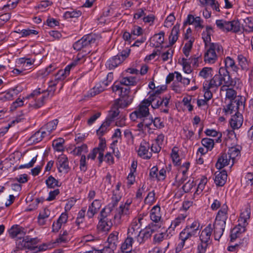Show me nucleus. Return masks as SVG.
Instances as JSON below:
<instances>
[{"mask_svg": "<svg viewBox=\"0 0 253 253\" xmlns=\"http://www.w3.org/2000/svg\"><path fill=\"white\" fill-rule=\"evenodd\" d=\"M43 138L40 131H37L30 138V140L34 143H37L42 140Z\"/></svg>", "mask_w": 253, "mask_h": 253, "instance_id": "nucleus-61", "label": "nucleus"}, {"mask_svg": "<svg viewBox=\"0 0 253 253\" xmlns=\"http://www.w3.org/2000/svg\"><path fill=\"white\" fill-rule=\"evenodd\" d=\"M150 218L154 223V224L161 227L163 225L162 219V214L161 213V208L159 206H155L150 211Z\"/></svg>", "mask_w": 253, "mask_h": 253, "instance_id": "nucleus-14", "label": "nucleus"}, {"mask_svg": "<svg viewBox=\"0 0 253 253\" xmlns=\"http://www.w3.org/2000/svg\"><path fill=\"white\" fill-rule=\"evenodd\" d=\"M193 237L194 236L191 235V234L183 229L179 234V240H180V242L175 248V252H180L182 249L184 248L186 243L190 242Z\"/></svg>", "mask_w": 253, "mask_h": 253, "instance_id": "nucleus-13", "label": "nucleus"}, {"mask_svg": "<svg viewBox=\"0 0 253 253\" xmlns=\"http://www.w3.org/2000/svg\"><path fill=\"white\" fill-rule=\"evenodd\" d=\"M213 33V30L210 26H207L202 33V38L205 45H209L211 41V36Z\"/></svg>", "mask_w": 253, "mask_h": 253, "instance_id": "nucleus-30", "label": "nucleus"}, {"mask_svg": "<svg viewBox=\"0 0 253 253\" xmlns=\"http://www.w3.org/2000/svg\"><path fill=\"white\" fill-rule=\"evenodd\" d=\"M187 216V214L186 211L183 213L179 214L178 216L171 222L169 228L174 230L176 227L179 226L180 224L184 221Z\"/></svg>", "mask_w": 253, "mask_h": 253, "instance_id": "nucleus-35", "label": "nucleus"}, {"mask_svg": "<svg viewBox=\"0 0 253 253\" xmlns=\"http://www.w3.org/2000/svg\"><path fill=\"white\" fill-rule=\"evenodd\" d=\"M149 144L147 142L145 141H142L137 151L138 155L143 159H150L152 154L149 152Z\"/></svg>", "mask_w": 253, "mask_h": 253, "instance_id": "nucleus-18", "label": "nucleus"}, {"mask_svg": "<svg viewBox=\"0 0 253 253\" xmlns=\"http://www.w3.org/2000/svg\"><path fill=\"white\" fill-rule=\"evenodd\" d=\"M208 182V179L206 177L203 176L201 179L199 183L198 184L197 190L195 194H200L203 190L204 189L206 184Z\"/></svg>", "mask_w": 253, "mask_h": 253, "instance_id": "nucleus-53", "label": "nucleus"}, {"mask_svg": "<svg viewBox=\"0 0 253 253\" xmlns=\"http://www.w3.org/2000/svg\"><path fill=\"white\" fill-rule=\"evenodd\" d=\"M164 32H161L159 34H157L154 35L152 38V41L155 42L156 43H154V45L156 47H159L161 45L164 41Z\"/></svg>", "mask_w": 253, "mask_h": 253, "instance_id": "nucleus-44", "label": "nucleus"}, {"mask_svg": "<svg viewBox=\"0 0 253 253\" xmlns=\"http://www.w3.org/2000/svg\"><path fill=\"white\" fill-rule=\"evenodd\" d=\"M202 144L209 151H211L214 146V141L209 138H204L202 139Z\"/></svg>", "mask_w": 253, "mask_h": 253, "instance_id": "nucleus-52", "label": "nucleus"}, {"mask_svg": "<svg viewBox=\"0 0 253 253\" xmlns=\"http://www.w3.org/2000/svg\"><path fill=\"white\" fill-rule=\"evenodd\" d=\"M227 154L231 160V166H232L236 160L240 157V149L237 147H231L228 149Z\"/></svg>", "mask_w": 253, "mask_h": 253, "instance_id": "nucleus-32", "label": "nucleus"}, {"mask_svg": "<svg viewBox=\"0 0 253 253\" xmlns=\"http://www.w3.org/2000/svg\"><path fill=\"white\" fill-rule=\"evenodd\" d=\"M161 227L157 226L152 223L148 227H146L144 231L141 232L140 240H143V241L151 237L152 234Z\"/></svg>", "mask_w": 253, "mask_h": 253, "instance_id": "nucleus-21", "label": "nucleus"}, {"mask_svg": "<svg viewBox=\"0 0 253 253\" xmlns=\"http://www.w3.org/2000/svg\"><path fill=\"white\" fill-rule=\"evenodd\" d=\"M205 49L204 61L210 64L214 63L217 59V56L223 53L222 46L217 43H212L205 45Z\"/></svg>", "mask_w": 253, "mask_h": 253, "instance_id": "nucleus-4", "label": "nucleus"}, {"mask_svg": "<svg viewBox=\"0 0 253 253\" xmlns=\"http://www.w3.org/2000/svg\"><path fill=\"white\" fill-rule=\"evenodd\" d=\"M25 98H18L14 102H13L10 107L11 111L15 110L18 107L22 106L24 105V99Z\"/></svg>", "mask_w": 253, "mask_h": 253, "instance_id": "nucleus-56", "label": "nucleus"}, {"mask_svg": "<svg viewBox=\"0 0 253 253\" xmlns=\"http://www.w3.org/2000/svg\"><path fill=\"white\" fill-rule=\"evenodd\" d=\"M105 89V85H103L101 83L97 84L95 86L90 89L87 94L84 95L85 97H93Z\"/></svg>", "mask_w": 253, "mask_h": 253, "instance_id": "nucleus-34", "label": "nucleus"}, {"mask_svg": "<svg viewBox=\"0 0 253 253\" xmlns=\"http://www.w3.org/2000/svg\"><path fill=\"white\" fill-rule=\"evenodd\" d=\"M149 107V103L146 101V99L143 100L135 111L130 114V120L132 121H137L148 116L150 115Z\"/></svg>", "mask_w": 253, "mask_h": 253, "instance_id": "nucleus-6", "label": "nucleus"}, {"mask_svg": "<svg viewBox=\"0 0 253 253\" xmlns=\"http://www.w3.org/2000/svg\"><path fill=\"white\" fill-rule=\"evenodd\" d=\"M69 73L64 69L59 70L54 75V79L49 83L48 87L51 89L55 88L56 85L60 83L61 88L63 85V81L69 75Z\"/></svg>", "mask_w": 253, "mask_h": 253, "instance_id": "nucleus-12", "label": "nucleus"}, {"mask_svg": "<svg viewBox=\"0 0 253 253\" xmlns=\"http://www.w3.org/2000/svg\"><path fill=\"white\" fill-rule=\"evenodd\" d=\"M212 69L210 67H204L199 73V76L207 79L211 75Z\"/></svg>", "mask_w": 253, "mask_h": 253, "instance_id": "nucleus-57", "label": "nucleus"}, {"mask_svg": "<svg viewBox=\"0 0 253 253\" xmlns=\"http://www.w3.org/2000/svg\"><path fill=\"white\" fill-rule=\"evenodd\" d=\"M251 211L248 208H246L240 214L238 219L239 223L231 231V241H234L237 238L246 231V227L248 225L247 220L250 218Z\"/></svg>", "mask_w": 253, "mask_h": 253, "instance_id": "nucleus-3", "label": "nucleus"}, {"mask_svg": "<svg viewBox=\"0 0 253 253\" xmlns=\"http://www.w3.org/2000/svg\"><path fill=\"white\" fill-rule=\"evenodd\" d=\"M170 98V96L169 95L166 96L162 98L157 95H150L146 100V101L149 103V106L151 105L153 109H157L163 106L168 107Z\"/></svg>", "mask_w": 253, "mask_h": 253, "instance_id": "nucleus-9", "label": "nucleus"}, {"mask_svg": "<svg viewBox=\"0 0 253 253\" xmlns=\"http://www.w3.org/2000/svg\"><path fill=\"white\" fill-rule=\"evenodd\" d=\"M179 31V26L175 25L173 27L171 32V34L169 36V44L170 45H172L177 40Z\"/></svg>", "mask_w": 253, "mask_h": 253, "instance_id": "nucleus-38", "label": "nucleus"}, {"mask_svg": "<svg viewBox=\"0 0 253 253\" xmlns=\"http://www.w3.org/2000/svg\"><path fill=\"white\" fill-rule=\"evenodd\" d=\"M173 54V50L172 49H168L166 52L162 54L161 58L163 61L166 62L169 60H171Z\"/></svg>", "mask_w": 253, "mask_h": 253, "instance_id": "nucleus-62", "label": "nucleus"}, {"mask_svg": "<svg viewBox=\"0 0 253 253\" xmlns=\"http://www.w3.org/2000/svg\"><path fill=\"white\" fill-rule=\"evenodd\" d=\"M234 85H223L221 86L220 90L223 91H226V99H228L230 101H234L237 97L236 91L232 88H230V86H233Z\"/></svg>", "mask_w": 253, "mask_h": 253, "instance_id": "nucleus-27", "label": "nucleus"}, {"mask_svg": "<svg viewBox=\"0 0 253 253\" xmlns=\"http://www.w3.org/2000/svg\"><path fill=\"white\" fill-rule=\"evenodd\" d=\"M45 184L48 188L54 189L61 186L59 181L52 175H50L45 180Z\"/></svg>", "mask_w": 253, "mask_h": 253, "instance_id": "nucleus-40", "label": "nucleus"}, {"mask_svg": "<svg viewBox=\"0 0 253 253\" xmlns=\"http://www.w3.org/2000/svg\"><path fill=\"white\" fill-rule=\"evenodd\" d=\"M111 124L110 121L106 119L105 121L103 123L100 127L97 130V134L99 136L104 135L109 130Z\"/></svg>", "mask_w": 253, "mask_h": 253, "instance_id": "nucleus-42", "label": "nucleus"}, {"mask_svg": "<svg viewBox=\"0 0 253 253\" xmlns=\"http://www.w3.org/2000/svg\"><path fill=\"white\" fill-rule=\"evenodd\" d=\"M56 165L59 172L67 173L68 171V160L65 155L61 154L58 156Z\"/></svg>", "mask_w": 253, "mask_h": 253, "instance_id": "nucleus-17", "label": "nucleus"}, {"mask_svg": "<svg viewBox=\"0 0 253 253\" xmlns=\"http://www.w3.org/2000/svg\"><path fill=\"white\" fill-rule=\"evenodd\" d=\"M26 231L24 228L17 225H13L8 230V233L10 237L12 238L15 239L23 238L26 234Z\"/></svg>", "mask_w": 253, "mask_h": 253, "instance_id": "nucleus-16", "label": "nucleus"}, {"mask_svg": "<svg viewBox=\"0 0 253 253\" xmlns=\"http://www.w3.org/2000/svg\"><path fill=\"white\" fill-rule=\"evenodd\" d=\"M141 231L135 230L132 228H128L127 231V237L132 238L133 240L136 239L139 243L143 242V240H140Z\"/></svg>", "mask_w": 253, "mask_h": 253, "instance_id": "nucleus-39", "label": "nucleus"}, {"mask_svg": "<svg viewBox=\"0 0 253 253\" xmlns=\"http://www.w3.org/2000/svg\"><path fill=\"white\" fill-rule=\"evenodd\" d=\"M222 84L226 85H235L229 72L223 67L219 69L218 74H215L211 80L204 82L203 87L207 89L217 88Z\"/></svg>", "mask_w": 253, "mask_h": 253, "instance_id": "nucleus-1", "label": "nucleus"}, {"mask_svg": "<svg viewBox=\"0 0 253 253\" xmlns=\"http://www.w3.org/2000/svg\"><path fill=\"white\" fill-rule=\"evenodd\" d=\"M182 62L184 72L187 74H190L192 72V69L187 59L182 58Z\"/></svg>", "mask_w": 253, "mask_h": 253, "instance_id": "nucleus-60", "label": "nucleus"}, {"mask_svg": "<svg viewBox=\"0 0 253 253\" xmlns=\"http://www.w3.org/2000/svg\"><path fill=\"white\" fill-rule=\"evenodd\" d=\"M55 90V88L50 89L49 87L46 90H41L38 88L33 90L25 99L33 98L35 102L32 105L35 108H39L44 104L47 99L54 95Z\"/></svg>", "mask_w": 253, "mask_h": 253, "instance_id": "nucleus-2", "label": "nucleus"}, {"mask_svg": "<svg viewBox=\"0 0 253 253\" xmlns=\"http://www.w3.org/2000/svg\"><path fill=\"white\" fill-rule=\"evenodd\" d=\"M223 110L226 115H230L234 112L237 111L236 109L235 103H232V102H231L226 107H225Z\"/></svg>", "mask_w": 253, "mask_h": 253, "instance_id": "nucleus-59", "label": "nucleus"}, {"mask_svg": "<svg viewBox=\"0 0 253 253\" xmlns=\"http://www.w3.org/2000/svg\"><path fill=\"white\" fill-rule=\"evenodd\" d=\"M112 90L114 92H118L120 96H129V88L128 86L122 87L121 85L114 84L112 87Z\"/></svg>", "mask_w": 253, "mask_h": 253, "instance_id": "nucleus-33", "label": "nucleus"}, {"mask_svg": "<svg viewBox=\"0 0 253 253\" xmlns=\"http://www.w3.org/2000/svg\"><path fill=\"white\" fill-rule=\"evenodd\" d=\"M228 156L225 153L221 154L216 164L217 169H221L226 166L231 165V160Z\"/></svg>", "mask_w": 253, "mask_h": 253, "instance_id": "nucleus-24", "label": "nucleus"}, {"mask_svg": "<svg viewBox=\"0 0 253 253\" xmlns=\"http://www.w3.org/2000/svg\"><path fill=\"white\" fill-rule=\"evenodd\" d=\"M213 230L212 225H208L201 232L200 238L202 242L208 244L210 241L211 233Z\"/></svg>", "mask_w": 253, "mask_h": 253, "instance_id": "nucleus-25", "label": "nucleus"}, {"mask_svg": "<svg viewBox=\"0 0 253 253\" xmlns=\"http://www.w3.org/2000/svg\"><path fill=\"white\" fill-rule=\"evenodd\" d=\"M134 243V240L129 237H126L125 241L122 244L121 251L122 253L133 251L132 250V244Z\"/></svg>", "mask_w": 253, "mask_h": 253, "instance_id": "nucleus-37", "label": "nucleus"}, {"mask_svg": "<svg viewBox=\"0 0 253 253\" xmlns=\"http://www.w3.org/2000/svg\"><path fill=\"white\" fill-rule=\"evenodd\" d=\"M232 102L235 103V106L237 111L244 109L245 99L242 96H237V97L234 101H232Z\"/></svg>", "mask_w": 253, "mask_h": 253, "instance_id": "nucleus-54", "label": "nucleus"}, {"mask_svg": "<svg viewBox=\"0 0 253 253\" xmlns=\"http://www.w3.org/2000/svg\"><path fill=\"white\" fill-rule=\"evenodd\" d=\"M245 23V30L248 32L253 31V19L247 18L244 20Z\"/></svg>", "mask_w": 253, "mask_h": 253, "instance_id": "nucleus-63", "label": "nucleus"}, {"mask_svg": "<svg viewBox=\"0 0 253 253\" xmlns=\"http://www.w3.org/2000/svg\"><path fill=\"white\" fill-rule=\"evenodd\" d=\"M97 37L95 35L88 34L84 36L80 41L82 46L80 47V54H83V57L90 51L89 45L95 42Z\"/></svg>", "mask_w": 253, "mask_h": 253, "instance_id": "nucleus-10", "label": "nucleus"}, {"mask_svg": "<svg viewBox=\"0 0 253 253\" xmlns=\"http://www.w3.org/2000/svg\"><path fill=\"white\" fill-rule=\"evenodd\" d=\"M186 23L189 25H193L196 29H202L204 27V20L200 17H194L191 14L188 15Z\"/></svg>", "mask_w": 253, "mask_h": 253, "instance_id": "nucleus-20", "label": "nucleus"}, {"mask_svg": "<svg viewBox=\"0 0 253 253\" xmlns=\"http://www.w3.org/2000/svg\"><path fill=\"white\" fill-rule=\"evenodd\" d=\"M119 232L113 231L109 236L108 238V242L110 246L112 248H115L116 246V243L118 240Z\"/></svg>", "mask_w": 253, "mask_h": 253, "instance_id": "nucleus-45", "label": "nucleus"}, {"mask_svg": "<svg viewBox=\"0 0 253 253\" xmlns=\"http://www.w3.org/2000/svg\"><path fill=\"white\" fill-rule=\"evenodd\" d=\"M119 114V109L117 107H115L114 105L113 107L109 111L106 120L110 121V122L111 123L118 116Z\"/></svg>", "mask_w": 253, "mask_h": 253, "instance_id": "nucleus-49", "label": "nucleus"}, {"mask_svg": "<svg viewBox=\"0 0 253 253\" xmlns=\"http://www.w3.org/2000/svg\"><path fill=\"white\" fill-rule=\"evenodd\" d=\"M121 85L123 84L126 86L134 85L136 83V78L132 76L126 77L122 79L120 81Z\"/></svg>", "mask_w": 253, "mask_h": 253, "instance_id": "nucleus-48", "label": "nucleus"}, {"mask_svg": "<svg viewBox=\"0 0 253 253\" xmlns=\"http://www.w3.org/2000/svg\"><path fill=\"white\" fill-rule=\"evenodd\" d=\"M243 123V117L239 112H236L232 116L230 120V124L233 129H238L241 127Z\"/></svg>", "mask_w": 253, "mask_h": 253, "instance_id": "nucleus-19", "label": "nucleus"}, {"mask_svg": "<svg viewBox=\"0 0 253 253\" xmlns=\"http://www.w3.org/2000/svg\"><path fill=\"white\" fill-rule=\"evenodd\" d=\"M225 223L214 222V225L212 226L214 229L213 236L215 240H219L222 235L225 228Z\"/></svg>", "mask_w": 253, "mask_h": 253, "instance_id": "nucleus-23", "label": "nucleus"}, {"mask_svg": "<svg viewBox=\"0 0 253 253\" xmlns=\"http://www.w3.org/2000/svg\"><path fill=\"white\" fill-rule=\"evenodd\" d=\"M101 202L98 200H95L92 203L91 206L88 208L86 213V218H84L86 211V208H83L80 211V219L83 218L80 221V223H83L84 221L85 222L84 226L90 224L91 223V218L101 208Z\"/></svg>", "mask_w": 253, "mask_h": 253, "instance_id": "nucleus-5", "label": "nucleus"}, {"mask_svg": "<svg viewBox=\"0 0 253 253\" xmlns=\"http://www.w3.org/2000/svg\"><path fill=\"white\" fill-rule=\"evenodd\" d=\"M64 140L62 138H59L57 140L53 141L52 145L54 149L58 152H61L64 150L63 143Z\"/></svg>", "mask_w": 253, "mask_h": 253, "instance_id": "nucleus-51", "label": "nucleus"}, {"mask_svg": "<svg viewBox=\"0 0 253 253\" xmlns=\"http://www.w3.org/2000/svg\"><path fill=\"white\" fill-rule=\"evenodd\" d=\"M106 147L105 140L102 138L100 139V142L98 147L95 148V149H98L99 151L98 159L99 162L101 163L103 162V152Z\"/></svg>", "mask_w": 253, "mask_h": 253, "instance_id": "nucleus-43", "label": "nucleus"}, {"mask_svg": "<svg viewBox=\"0 0 253 253\" xmlns=\"http://www.w3.org/2000/svg\"><path fill=\"white\" fill-rule=\"evenodd\" d=\"M37 238H31L29 236H23V238L16 240V247L18 249H33L37 243Z\"/></svg>", "mask_w": 253, "mask_h": 253, "instance_id": "nucleus-11", "label": "nucleus"}, {"mask_svg": "<svg viewBox=\"0 0 253 253\" xmlns=\"http://www.w3.org/2000/svg\"><path fill=\"white\" fill-rule=\"evenodd\" d=\"M132 101V98L131 96H121L117 99L114 105L115 107L119 108H125L129 105Z\"/></svg>", "mask_w": 253, "mask_h": 253, "instance_id": "nucleus-26", "label": "nucleus"}, {"mask_svg": "<svg viewBox=\"0 0 253 253\" xmlns=\"http://www.w3.org/2000/svg\"><path fill=\"white\" fill-rule=\"evenodd\" d=\"M193 45V41L191 40L188 41L184 44L183 47V52L186 57H188L189 55L190 52L191 50Z\"/></svg>", "mask_w": 253, "mask_h": 253, "instance_id": "nucleus-58", "label": "nucleus"}, {"mask_svg": "<svg viewBox=\"0 0 253 253\" xmlns=\"http://www.w3.org/2000/svg\"><path fill=\"white\" fill-rule=\"evenodd\" d=\"M227 174L225 170L216 171L214 174V183L217 186H223L226 182Z\"/></svg>", "mask_w": 253, "mask_h": 253, "instance_id": "nucleus-22", "label": "nucleus"}, {"mask_svg": "<svg viewBox=\"0 0 253 253\" xmlns=\"http://www.w3.org/2000/svg\"><path fill=\"white\" fill-rule=\"evenodd\" d=\"M195 185L193 180H189L183 186L182 189L185 193L190 192L192 188Z\"/></svg>", "mask_w": 253, "mask_h": 253, "instance_id": "nucleus-64", "label": "nucleus"}, {"mask_svg": "<svg viewBox=\"0 0 253 253\" xmlns=\"http://www.w3.org/2000/svg\"><path fill=\"white\" fill-rule=\"evenodd\" d=\"M224 63L225 65L224 69L237 73L239 70V67L236 64L235 62L233 59L229 56H227L224 59Z\"/></svg>", "mask_w": 253, "mask_h": 253, "instance_id": "nucleus-28", "label": "nucleus"}, {"mask_svg": "<svg viewBox=\"0 0 253 253\" xmlns=\"http://www.w3.org/2000/svg\"><path fill=\"white\" fill-rule=\"evenodd\" d=\"M22 88L21 86H16L13 88H11L6 94V98L10 99L13 98L14 96L17 95L18 93L21 92Z\"/></svg>", "mask_w": 253, "mask_h": 253, "instance_id": "nucleus-50", "label": "nucleus"}, {"mask_svg": "<svg viewBox=\"0 0 253 253\" xmlns=\"http://www.w3.org/2000/svg\"><path fill=\"white\" fill-rule=\"evenodd\" d=\"M129 205L130 204L126 203L124 205H121L115 217L121 219L123 216L129 214L130 213Z\"/></svg>", "mask_w": 253, "mask_h": 253, "instance_id": "nucleus-36", "label": "nucleus"}, {"mask_svg": "<svg viewBox=\"0 0 253 253\" xmlns=\"http://www.w3.org/2000/svg\"><path fill=\"white\" fill-rule=\"evenodd\" d=\"M238 64L242 70H247L249 68V61L246 57L240 54L237 56Z\"/></svg>", "mask_w": 253, "mask_h": 253, "instance_id": "nucleus-41", "label": "nucleus"}, {"mask_svg": "<svg viewBox=\"0 0 253 253\" xmlns=\"http://www.w3.org/2000/svg\"><path fill=\"white\" fill-rule=\"evenodd\" d=\"M184 229L195 236L200 232V224L198 221L195 220L191 224H188Z\"/></svg>", "mask_w": 253, "mask_h": 253, "instance_id": "nucleus-31", "label": "nucleus"}, {"mask_svg": "<svg viewBox=\"0 0 253 253\" xmlns=\"http://www.w3.org/2000/svg\"><path fill=\"white\" fill-rule=\"evenodd\" d=\"M215 24L217 28L223 31L237 33L241 30L240 24L237 20L227 21L224 20H216Z\"/></svg>", "mask_w": 253, "mask_h": 253, "instance_id": "nucleus-7", "label": "nucleus"}, {"mask_svg": "<svg viewBox=\"0 0 253 253\" xmlns=\"http://www.w3.org/2000/svg\"><path fill=\"white\" fill-rule=\"evenodd\" d=\"M176 75V79L178 82L182 83L184 86L188 85L190 83L191 78H193V76L190 75L188 77H183L180 73L178 72H175Z\"/></svg>", "mask_w": 253, "mask_h": 253, "instance_id": "nucleus-46", "label": "nucleus"}, {"mask_svg": "<svg viewBox=\"0 0 253 253\" xmlns=\"http://www.w3.org/2000/svg\"><path fill=\"white\" fill-rule=\"evenodd\" d=\"M229 211V209L226 204H222L216 215L215 221L226 224Z\"/></svg>", "mask_w": 253, "mask_h": 253, "instance_id": "nucleus-15", "label": "nucleus"}, {"mask_svg": "<svg viewBox=\"0 0 253 253\" xmlns=\"http://www.w3.org/2000/svg\"><path fill=\"white\" fill-rule=\"evenodd\" d=\"M178 149L177 147H173L172 149L171 157L172 161L175 165H177L179 164L180 158L178 154Z\"/></svg>", "mask_w": 253, "mask_h": 253, "instance_id": "nucleus-55", "label": "nucleus"}, {"mask_svg": "<svg viewBox=\"0 0 253 253\" xmlns=\"http://www.w3.org/2000/svg\"><path fill=\"white\" fill-rule=\"evenodd\" d=\"M112 225L111 220L100 219L97 225V229L99 232H108L110 230Z\"/></svg>", "mask_w": 253, "mask_h": 253, "instance_id": "nucleus-29", "label": "nucleus"}, {"mask_svg": "<svg viewBox=\"0 0 253 253\" xmlns=\"http://www.w3.org/2000/svg\"><path fill=\"white\" fill-rule=\"evenodd\" d=\"M58 123V120L57 119L50 121L42 126V129H46L47 131L51 133L56 129Z\"/></svg>", "mask_w": 253, "mask_h": 253, "instance_id": "nucleus-47", "label": "nucleus"}, {"mask_svg": "<svg viewBox=\"0 0 253 253\" xmlns=\"http://www.w3.org/2000/svg\"><path fill=\"white\" fill-rule=\"evenodd\" d=\"M130 49L123 50L117 55L109 59L106 63V66L110 70L113 69L121 64L129 55Z\"/></svg>", "mask_w": 253, "mask_h": 253, "instance_id": "nucleus-8", "label": "nucleus"}]
</instances>
